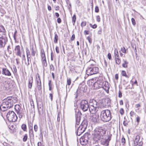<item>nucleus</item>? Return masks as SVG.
I'll list each match as a JSON object with an SVG mask.
<instances>
[{
	"instance_id": "nucleus-60",
	"label": "nucleus",
	"mask_w": 146,
	"mask_h": 146,
	"mask_svg": "<svg viewBox=\"0 0 146 146\" xmlns=\"http://www.w3.org/2000/svg\"><path fill=\"white\" fill-rule=\"evenodd\" d=\"M140 107H141V105L139 104H136L135 105V107L136 108H138Z\"/></svg>"
},
{
	"instance_id": "nucleus-57",
	"label": "nucleus",
	"mask_w": 146,
	"mask_h": 146,
	"mask_svg": "<svg viewBox=\"0 0 146 146\" xmlns=\"http://www.w3.org/2000/svg\"><path fill=\"white\" fill-rule=\"evenodd\" d=\"M89 31H88L85 30L84 32V34L85 35H88L89 34Z\"/></svg>"
},
{
	"instance_id": "nucleus-54",
	"label": "nucleus",
	"mask_w": 146,
	"mask_h": 146,
	"mask_svg": "<svg viewBox=\"0 0 146 146\" xmlns=\"http://www.w3.org/2000/svg\"><path fill=\"white\" fill-rule=\"evenodd\" d=\"M75 38V36L74 34L72 35L71 37L70 38V40L72 41H73L74 40Z\"/></svg>"
},
{
	"instance_id": "nucleus-10",
	"label": "nucleus",
	"mask_w": 146,
	"mask_h": 146,
	"mask_svg": "<svg viewBox=\"0 0 146 146\" xmlns=\"http://www.w3.org/2000/svg\"><path fill=\"white\" fill-rule=\"evenodd\" d=\"M90 135L88 133H86L80 139V143L82 145H85L88 143Z\"/></svg>"
},
{
	"instance_id": "nucleus-20",
	"label": "nucleus",
	"mask_w": 146,
	"mask_h": 146,
	"mask_svg": "<svg viewBox=\"0 0 146 146\" xmlns=\"http://www.w3.org/2000/svg\"><path fill=\"white\" fill-rule=\"evenodd\" d=\"M2 70V74L7 76H11V73L6 68H3Z\"/></svg>"
},
{
	"instance_id": "nucleus-32",
	"label": "nucleus",
	"mask_w": 146,
	"mask_h": 146,
	"mask_svg": "<svg viewBox=\"0 0 146 146\" xmlns=\"http://www.w3.org/2000/svg\"><path fill=\"white\" fill-rule=\"evenodd\" d=\"M26 54L27 57L29 56H31V55L30 53V51L29 49L27 48L26 49Z\"/></svg>"
},
{
	"instance_id": "nucleus-29",
	"label": "nucleus",
	"mask_w": 146,
	"mask_h": 146,
	"mask_svg": "<svg viewBox=\"0 0 146 146\" xmlns=\"http://www.w3.org/2000/svg\"><path fill=\"white\" fill-rule=\"evenodd\" d=\"M121 74L122 76H124L126 78H128L129 77L128 76L126 75V72L124 70H122L121 72Z\"/></svg>"
},
{
	"instance_id": "nucleus-47",
	"label": "nucleus",
	"mask_w": 146,
	"mask_h": 146,
	"mask_svg": "<svg viewBox=\"0 0 146 146\" xmlns=\"http://www.w3.org/2000/svg\"><path fill=\"white\" fill-rule=\"evenodd\" d=\"M131 22H132V24L134 25H135L136 23H135V20L133 18H132V19H131Z\"/></svg>"
},
{
	"instance_id": "nucleus-5",
	"label": "nucleus",
	"mask_w": 146,
	"mask_h": 146,
	"mask_svg": "<svg viewBox=\"0 0 146 146\" xmlns=\"http://www.w3.org/2000/svg\"><path fill=\"white\" fill-rule=\"evenodd\" d=\"M87 125L86 121L84 120L82 122L81 124L78 128L76 132L77 135L80 136L83 133L86 129Z\"/></svg>"
},
{
	"instance_id": "nucleus-15",
	"label": "nucleus",
	"mask_w": 146,
	"mask_h": 146,
	"mask_svg": "<svg viewBox=\"0 0 146 146\" xmlns=\"http://www.w3.org/2000/svg\"><path fill=\"white\" fill-rule=\"evenodd\" d=\"M107 93L109 92V90L110 88V86L108 82L105 81L102 83L101 87Z\"/></svg>"
},
{
	"instance_id": "nucleus-3",
	"label": "nucleus",
	"mask_w": 146,
	"mask_h": 146,
	"mask_svg": "<svg viewBox=\"0 0 146 146\" xmlns=\"http://www.w3.org/2000/svg\"><path fill=\"white\" fill-rule=\"evenodd\" d=\"M111 115L110 111L107 110L102 111L100 117L101 120L104 122L110 121L111 119Z\"/></svg>"
},
{
	"instance_id": "nucleus-26",
	"label": "nucleus",
	"mask_w": 146,
	"mask_h": 146,
	"mask_svg": "<svg viewBox=\"0 0 146 146\" xmlns=\"http://www.w3.org/2000/svg\"><path fill=\"white\" fill-rule=\"evenodd\" d=\"M31 54L32 56H35L36 52L34 51L33 48V47L31 48Z\"/></svg>"
},
{
	"instance_id": "nucleus-41",
	"label": "nucleus",
	"mask_w": 146,
	"mask_h": 146,
	"mask_svg": "<svg viewBox=\"0 0 146 146\" xmlns=\"http://www.w3.org/2000/svg\"><path fill=\"white\" fill-rule=\"evenodd\" d=\"M76 19V15H74L72 17V21L74 23L75 22Z\"/></svg>"
},
{
	"instance_id": "nucleus-30",
	"label": "nucleus",
	"mask_w": 146,
	"mask_h": 146,
	"mask_svg": "<svg viewBox=\"0 0 146 146\" xmlns=\"http://www.w3.org/2000/svg\"><path fill=\"white\" fill-rule=\"evenodd\" d=\"M114 56L115 58H118L119 57V55L118 53V52L117 50L116 52H115V53H114Z\"/></svg>"
},
{
	"instance_id": "nucleus-6",
	"label": "nucleus",
	"mask_w": 146,
	"mask_h": 146,
	"mask_svg": "<svg viewBox=\"0 0 146 146\" xmlns=\"http://www.w3.org/2000/svg\"><path fill=\"white\" fill-rule=\"evenodd\" d=\"M15 86V84L13 81L5 82L3 83V88L5 90L11 91L13 90Z\"/></svg>"
},
{
	"instance_id": "nucleus-34",
	"label": "nucleus",
	"mask_w": 146,
	"mask_h": 146,
	"mask_svg": "<svg viewBox=\"0 0 146 146\" xmlns=\"http://www.w3.org/2000/svg\"><path fill=\"white\" fill-rule=\"evenodd\" d=\"M50 71H54V68L53 64H51L50 65Z\"/></svg>"
},
{
	"instance_id": "nucleus-13",
	"label": "nucleus",
	"mask_w": 146,
	"mask_h": 146,
	"mask_svg": "<svg viewBox=\"0 0 146 146\" xmlns=\"http://www.w3.org/2000/svg\"><path fill=\"white\" fill-rule=\"evenodd\" d=\"M143 142L142 140L140 139V137L139 135H137L134 141L133 146H142Z\"/></svg>"
},
{
	"instance_id": "nucleus-49",
	"label": "nucleus",
	"mask_w": 146,
	"mask_h": 146,
	"mask_svg": "<svg viewBox=\"0 0 146 146\" xmlns=\"http://www.w3.org/2000/svg\"><path fill=\"white\" fill-rule=\"evenodd\" d=\"M55 49L56 53H59V49L58 47L57 46H56Z\"/></svg>"
},
{
	"instance_id": "nucleus-42",
	"label": "nucleus",
	"mask_w": 146,
	"mask_h": 146,
	"mask_svg": "<svg viewBox=\"0 0 146 146\" xmlns=\"http://www.w3.org/2000/svg\"><path fill=\"white\" fill-rule=\"evenodd\" d=\"M61 115V113L60 112H58L57 120L59 122L60 121V116Z\"/></svg>"
},
{
	"instance_id": "nucleus-25",
	"label": "nucleus",
	"mask_w": 146,
	"mask_h": 146,
	"mask_svg": "<svg viewBox=\"0 0 146 146\" xmlns=\"http://www.w3.org/2000/svg\"><path fill=\"white\" fill-rule=\"evenodd\" d=\"M128 64V62L125 60L124 61V63H123L122 64V66L125 68H127V64Z\"/></svg>"
},
{
	"instance_id": "nucleus-61",
	"label": "nucleus",
	"mask_w": 146,
	"mask_h": 146,
	"mask_svg": "<svg viewBox=\"0 0 146 146\" xmlns=\"http://www.w3.org/2000/svg\"><path fill=\"white\" fill-rule=\"evenodd\" d=\"M115 78L116 80H117L118 79V75L117 74H116L115 76Z\"/></svg>"
},
{
	"instance_id": "nucleus-52",
	"label": "nucleus",
	"mask_w": 146,
	"mask_h": 146,
	"mask_svg": "<svg viewBox=\"0 0 146 146\" xmlns=\"http://www.w3.org/2000/svg\"><path fill=\"white\" fill-rule=\"evenodd\" d=\"M99 11V8L98 6H96L95 8V12L96 13L98 12Z\"/></svg>"
},
{
	"instance_id": "nucleus-36",
	"label": "nucleus",
	"mask_w": 146,
	"mask_h": 146,
	"mask_svg": "<svg viewBox=\"0 0 146 146\" xmlns=\"http://www.w3.org/2000/svg\"><path fill=\"white\" fill-rule=\"evenodd\" d=\"M29 133L30 136H32L33 137H34V134L33 133V131L32 129H31L29 131Z\"/></svg>"
},
{
	"instance_id": "nucleus-33",
	"label": "nucleus",
	"mask_w": 146,
	"mask_h": 146,
	"mask_svg": "<svg viewBox=\"0 0 146 146\" xmlns=\"http://www.w3.org/2000/svg\"><path fill=\"white\" fill-rule=\"evenodd\" d=\"M58 37V36L57 34H55L54 40V42L55 43H57V42Z\"/></svg>"
},
{
	"instance_id": "nucleus-40",
	"label": "nucleus",
	"mask_w": 146,
	"mask_h": 146,
	"mask_svg": "<svg viewBox=\"0 0 146 146\" xmlns=\"http://www.w3.org/2000/svg\"><path fill=\"white\" fill-rule=\"evenodd\" d=\"M48 86L49 87V90H52V84L51 81L50 80L48 83Z\"/></svg>"
},
{
	"instance_id": "nucleus-2",
	"label": "nucleus",
	"mask_w": 146,
	"mask_h": 146,
	"mask_svg": "<svg viewBox=\"0 0 146 146\" xmlns=\"http://www.w3.org/2000/svg\"><path fill=\"white\" fill-rule=\"evenodd\" d=\"M106 133V130L104 128L102 127H97L94 131L93 133V138L96 140H100L101 137H102Z\"/></svg>"
},
{
	"instance_id": "nucleus-18",
	"label": "nucleus",
	"mask_w": 146,
	"mask_h": 146,
	"mask_svg": "<svg viewBox=\"0 0 146 146\" xmlns=\"http://www.w3.org/2000/svg\"><path fill=\"white\" fill-rule=\"evenodd\" d=\"M15 53L17 55L19 56L20 57H21V51L20 47L19 46L17 45L15 47Z\"/></svg>"
},
{
	"instance_id": "nucleus-11",
	"label": "nucleus",
	"mask_w": 146,
	"mask_h": 146,
	"mask_svg": "<svg viewBox=\"0 0 146 146\" xmlns=\"http://www.w3.org/2000/svg\"><path fill=\"white\" fill-rule=\"evenodd\" d=\"M82 114L78 110H76L75 111V117L76 119L75 127L80 124V121L81 119Z\"/></svg>"
},
{
	"instance_id": "nucleus-1",
	"label": "nucleus",
	"mask_w": 146,
	"mask_h": 146,
	"mask_svg": "<svg viewBox=\"0 0 146 146\" xmlns=\"http://www.w3.org/2000/svg\"><path fill=\"white\" fill-rule=\"evenodd\" d=\"M17 98L12 97H9L5 99L0 107V109L5 111L12 107L13 104L17 101Z\"/></svg>"
},
{
	"instance_id": "nucleus-62",
	"label": "nucleus",
	"mask_w": 146,
	"mask_h": 146,
	"mask_svg": "<svg viewBox=\"0 0 146 146\" xmlns=\"http://www.w3.org/2000/svg\"><path fill=\"white\" fill-rule=\"evenodd\" d=\"M52 94H49V97H50L51 101L52 100Z\"/></svg>"
},
{
	"instance_id": "nucleus-56",
	"label": "nucleus",
	"mask_w": 146,
	"mask_h": 146,
	"mask_svg": "<svg viewBox=\"0 0 146 146\" xmlns=\"http://www.w3.org/2000/svg\"><path fill=\"white\" fill-rule=\"evenodd\" d=\"M120 112L121 115H123L124 113V110L123 108H121L120 110Z\"/></svg>"
},
{
	"instance_id": "nucleus-8",
	"label": "nucleus",
	"mask_w": 146,
	"mask_h": 146,
	"mask_svg": "<svg viewBox=\"0 0 146 146\" xmlns=\"http://www.w3.org/2000/svg\"><path fill=\"white\" fill-rule=\"evenodd\" d=\"M7 117L8 120L10 122H15L17 119L16 115L13 111H9L7 115Z\"/></svg>"
},
{
	"instance_id": "nucleus-31",
	"label": "nucleus",
	"mask_w": 146,
	"mask_h": 146,
	"mask_svg": "<svg viewBox=\"0 0 146 146\" xmlns=\"http://www.w3.org/2000/svg\"><path fill=\"white\" fill-rule=\"evenodd\" d=\"M22 129L24 131H26L27 130V126L25 124H23L21 126Z\"/></svg>"
},
{
	"instance_id": "nucleus-12",
	"label": "nucleus",
	"mask_w": 146,
	"mask_h": 146,
	"mask_svg": "<svg viewBox=\"0 0 146 146\" xmlns=\"http://www.w3.org/2000/svg\"><path fill=\"white\" fill-rule=\"evenodd\" d=\"M92 88L94 89H97L101 88L102 86V80H98L95 83L91 82Z\"/></svg>"
},
{
	"instance_id": "nucleus-46",
	"label": "nucleus",
	"mask_w": 146,
	"mask_h": 146,
	"mask_svg": "<svg viewBox=\"0 0 146 146\" xmlns=\"http://www.w3.org/2000/svg\"><path fill=\"white\" fill-rule=\"evenodd\" d=\"M128 123V122L127 120H125L124 121L123 124L124 126H126Z\"/></svg>"
},
{
	"instance_id": "nucleus-17",
	"label": "nucleus",
	"mask_w": 146,
	"mask_h": 146,
	"mask_svg": "<svg viewBox=\"0 0 146 146\" xmlns=\"http://www.w3.org/2000/svg\"><path fill=\"white\" fill-rule=\"evenodd\" d=\"M88 108L90 112L92 114L96 113V112L98 111V107L93 106L92 105H90Z\"/></svg>"
},
{
	"instance_id": "nucleus-14",
	"label": "nucleus",
	"mask_w": 146,
	"mask_h": 146,
	"mask_svg": "<svg viewBox=\"0 0 146 146\" xmlns=\"http://www.w3.org/2000/svg\"><path fill=\"white\" fill-rule=\"evenodd\" d=\"M41 57L42 58V61L43 65L45 66H47V63L44 52L43 50L41 51Z\"/></svg>"
},
{
	"instance_id": "nucleus-59",
	"label": "nucleus",
	"mask_w": 146,
	"mask_h": 146,
	"mask_svg": "<svg viewBox=\"0 0 146 146\" xmlns=\"http://www.w3.org/2000/svg\"><path fill=\"white\" fill-rule=\"evenodd\" d=\"M140 118L139 117L137 116L136 118V121L137 122L139 123L140 121Z\"/></svg>"
},
{
	"instance_id": "nucleus-44",
	"label": "nucleus",
	"mask_w": 146,
	"mask_h": 146,
	"mask_svg": "<svg viewBox=\"0 0 146 146\" xmlns=\"http://www.w3.org/2000/svg\"><path fill=\"white\" fill-rule=\"evenodd\" d=\"M110 140V139L109 138H108V139H106V140L105 143V144H106V146H108V145H109V141Z\"/></svg>"
},
{
	"instance_id": "nucleus-37",
	"label": "nucleus",
	"mask_w": 146,
	"mask_h": 146,
	"mask_svg": "<svg viewBox=\"0 0 146 146\" xmlns=\"http://www.w3.org/2000/svg\"><path fill=\"white\" fill-rule=\"evenodd\" d=\"M17 113L19 115V117L20 118H22L23 117V113L21 112V111H20L19 112H17Z\"/></svg>"
},
{
	"instance_id": "nucleus-7",
	"label": "nucleus",
	"mask_w": 146,
	"mask_h": 146,
	"mask_svg": "<svg viewBox=\"0 0 146 146\" xmlns=\"http://www.w3.org/2000/svg\"><path fill=\"white\" fill-rule=\"evenodd\" d=\"M99 70L98 68L94 66H92L87 68L86 74L88 76L96 74L98 72Z\"/></svg>"
},
{
	"instance_id": "nucleus-27",
	"label": "nucleus",
	"mask_w": 146,
	"mask_h": 146,
	"mask_svg": "<svg viewBox=\"0 0 146 146\" xmlns=\"http://www.w3.org/2000/svg\"><path fill=\"white\" fill-rule=\"evenodd\" d=\"M116 63L117 64H119L121 62L120 59L119 58H117L115 59Z\"/></svg>"
},
{
	"instance_id": "nucleus-4",
	"label": "nucleus",
	"mask_w": 146,
	"mask_h": 146,
	"mask_svg": "<svg viewBox=\"0 0 146 146\" xmlns=\"http://www.w3.org/2000/svg\"><path fill=\"white\" fill-rule=\"evenodd\" d=\"M6 33L4 28H0V47L4 46L7 40Z\"/></svg>"
},
{
	"instance_id": "nucleus-51",
	"label": "nucleus",
	"mask_w": 146,
	"mask_h": 146,
	"mask_svg": "<svg viewBox=\"0 0 146 146\" xmlns=\"http://www.w3.org/2000/svg\"><path fill=\"white\" fill-rule=\"evenodd\" d=\"M118 94V97L120 98H121L122 97V93L121 92L120 90L119 91Z\"/></svg>"
},
{
	"instance_id": "nucleus-53",
	"label": "nucleus",
	"mask_w": 146,
	"mask_h": 146,
	"mask_svg": "<svg viewBox=\"0 0 146 146\" xmlns=\"http://www.w3.org/2000/svg\"><path fill=\"white\" fill-rule=\"evenodd\" d=\"M135 114V113L133 111H131L130 112V115L131 117H133V115H134Z\"/></svg>"
},
{
	"instance_id": "nucleus-23",
	"label": "nucleus",
	"mask_w": 146,
	"mask_h": 146,
	"mask_svg": "<svg viewBox=\"0 0 146 146\" xmlns=\"http://www.w3.org/2000/svg\"><path fill=\"white\" fill-rule=\"evenodd\" d=\"M33 82V78L32 77L29 79V83L28 84V87L30 89H31L32 87V84Z\"/></svg>"
},
{
	"instance_id": "nucleus-38",
	"label": "nucleus",
	"mask_w": 146,
	"mask_h": 146,
	"mask_svg": "<svg viewBox=\"0 0 146 146\" xmlns=\"http://www.w3.org/2000/svg\"><path fill=\"white\" fill-rule=\"evenodd\" d=\"M121 51L123 53H127L126 50L124 47L121 48Z\"/></svg>"
},
{
	"instance_id": "nucleus-55",
	"label": "nucleus",
	"mask_w": 146,
	"mask_h": 146,
	"mask_svg": "<svg viewBox=\"0 0 146 146\" xmlns=\"http://www.w3.org/2000/svg\"><path fill=\"white\" fill-rule=\"evenodd\" d=\"M108 58L110 60L111 59V55L110 53H109L108 54Z\"/></svg>"
},
{
	"instance_id": "nucleus-39",
	"label": "nucleus",
	"mask_w": 146,
	"mask_h": 146,
	"mask_svg": "<svg viewBox=\"0 0 146 146\" xmlns=\"http://www.w3.org/2000/svg\"><path fill=\"white\" fill-rule=\"evenodd\" d=\"M28 138V136L27 135V134H25L24 136L23 139V141L24 142H25L26 141L27 139Z\"/></svg>"
},
{
	"instance_id": "nucleus-48",
	"label": "nucleus",
	"mask_w": 146,
	"mask_h": 146,
	"mask_svg": "<svg viewBox=\"0 0 146 146\" xmlns=\"http://www.w3.org/2000/svg\"><path fill=\"white\" fill-rule=\"evenodd\" d=\"M34 130L35 132H36L38 130V126L36 125H35L34 126Z\"/></svg>"
},
{
	"instance_id": "nucleus-58",
	"label": "nucleus",
	"mask_w": 146,
	"mask_h": 146,
	"mask_svg": "<svg viewBox=\"0 0 146 146\" xmlns=\"http://www.w3.org/2000/svg\"><path fill=\"white\" fill-rule=\"evenodd\" d=\"M125 139L123 137L121 139V142L122 143H123V144L125 143Z\"/></svg>"
},
{
	"instance_id": "nucleus-21",
	"label": "nucleus",
	"mask_w": 146,
	"mask_h": 146,
	"mask_svg": "<svg viewBox=\"0 0 146 146\" xmlns=\"http://www.w3.org/2000/svg\"><path fill=\"white\" fill-rule=\"evenodd\" d=\"M37 82L38 89L39 90H40L41 89L42 87L41 81L39 75L38 76V80H37Z\"/></svg>"
},
{
	"instance_id": "nucleus-16",
	"label": "nucleus",
	"mask_w": 146,
	"mask_h": 146,
	"mask_svg": "<svg viewBox=\"0 0 146 146\" xmlns=\"http://www.w3.org/2000/svg\"><path fill=\"white\" fill-rule=\"evenodd\" d=\"M87 90V87L85 84H80L79 85L78 90H80L81 93L85 92Z\"/></svg>"
},
{
	"instance_id": "nucleus-64",
	"label": "nucleus",
	"mask_w": 146,
	"mask_h": 146,
	"mask_svg": "<svg viewBox=\"0 0 146 146\" xmlns=\"http://www.w3.org/2000/svg\"><path fill=\"white\" fill-rule=\"evenodd\" d=\"M76 3L78 4V5H80V0H77Z\"/></svg>"
},
{
	"instance_id": "nucleus-45",
	"label": "nucleus",
	"mask_w": 146,
	"mask_h": 146,
	"mask_svg": "<svg viewBox=\"0 0 146 146\" xmlns=\"http://www.w3.org/2000/svg\"><path fill=\"white\" fill-rule=\"evenodd\" d=\"M86 21H83L82 22L81 24V26L82 27H84L86 25Z\"/></svg>"
},
{
	"instance_id": "nucleus-43",
	"label": "nucleus",
	"mask_w": 146,
	"mask_h": 146,
	"mask_svg": "<svg viewBox=\"0 0 146 146\" xmlns=\"http://www.w3.org/2000/svg\"><path fill=\"white\" fill-rule=\"evenodd\" d=\"M87 39L88 41L90 43L92 42V38L90 36H88L87 37Z\"/></svg>"
},
{
	"instance_id": "nucleus-63",
	"label": "nucleus",
	"mask_w": 146,
	"mask_h": 146,
	"mask_svg": "<svg viewBox=\"0 0 146 146\" xmlns=\"http://www.w3.org/2000/svg\"><path fill=\"white\" fill-rule=\"evenodd\" d=\"M57 21L58 23H60L61 22V19L60 18H58L57 19Z\"/></svg>"
},
{
	"instance_id": "nucleus-24",
	"label": "nucleus",
	"mask_w": 146,
	"mask_h": 146,
	"mask_svg": "<svg viewBox=\"0 0 146 146\" xmlns=\"http://www.w3.org/2000/svg\"><path fill=\"white\" fill-rule=\"evenodd\" d=\"M15 109L17 112H19L21 111V108L19 105H16L15 106Z\"/></svg>"
},
{
	"instance_id": "nucleus-28",
	"label": "nucleus",
	"mask_w": 146,
	"mask_h": 146,
	"mask_svg": "<svg viewBox=\"0 0 146 146\" xmlns=\"http://www.w3.org/2000/svg\"><path fill=\"white\" fill-rule=\"evenodd\" d=\"M31 56H28V57H27V61H28V63L27 64L26 63V64L28 66L30 64V63H31Z\"/></svg>"
},
{
	"instance_id": "nucleus-50",
	"label": "nucleus",
	"mask_w": 146,
	"mask_h": 146,
	"mask_svg": "<svg viewBox=\"0 0 146 146\" xmlns=\"http://www.w3.org/2000/svg\"><path fill=\"white\" fill-rule=\"evenodd\" d=\"M96 19L97 21L98 22H100V17L99 15H97L96 17Z\"/></svg>"
},
{
	"instance_id": "nucleus-22",
	"label": "nucleus",
	"mask_w": 146,
	"mask_h": 146,
	"mask_svg": "<svg viewBox=\"0 0 146 146\" xmlns=\"http://www.w3.org/2000/svg\"><path fill=\"white\" fill-rule=\"evenodd\" d=\"M90 105H92L93 106L98 107V103L94 99L90 100Z\"/></svg>"
},
{
	"instance_id": "nucleus-9",
	"label": "nucleus",
	"mask_w": 146,
	"mask_h": 146,
	"mask_svg": "<svg viewBox=\"0 0 146 146\" xmlns=\"http://www.w3.org/2000/svg\"><path fill=\"white\" fill-rule=\"evenodd\" d=\"M79 107L84 111H86L89 108L88 102L86 100H82L80 103Z\"/></svg>"
},
{
	"instance_id": "nucleus-19",
	"label": "nucleus",
	"mask_w": 146,
	"mask_h": 146,
	"mask_svg": "<svg viewBox=\"0 0 146 146\" xmlns=\"http://www.w3.org/2000/svg\"><path fill=\"white\" fill-rule=\"evenodd\" d=\"M99 115L97 113H94L91 118V120L94 122H97L98 121Z\"/></svg>"
},
{
	"instance_id": "nucleus-35",
	"label": "nucleus",
	"mask_w": 146,
	"mask_h": 146,
	"mask_svg": "<svg viewBox=\"0 0 146 146\" xmlns=\"http://www.w3.org/2000/svg\"><path fill=\"white\" fill-rule=\"evenodd\" d=\"M71 79L70 78H67V84L68 85H70L71 84Z\"/></svg>"
}]
</instances>
